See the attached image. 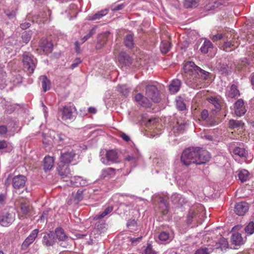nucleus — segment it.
Returning a JSON list of instances; mask_svg holds the SVG:
<instances>
[{
	"mask_svg": "<svg viewBox=\"0 0 254 254\" xmlns=\"http://www.w3.org/2000/svg\"><path fill=\"white\" fill-rule=\"evenodd\" d=\"M4 12L9 19H12L15 16V11L14 10L10 11L9 10H7Z\"/></svg>",
	"mask_w": 254,
	"mask_h": 254,
	"instance_id": "59",
	"label": "nucleus"
},
{
	"mask_svg": "<svg viewBox=\"0 0 254 254\" xmlns=\"http://www.w3.org/2000/svg\"><path fill=\"white\" fill-rule=\"evenodd\" d=\"M95 33V28H92L89 33L84 36L82 39V43H84L86 41H87L89 38H90L92 35H93Z\"/></svg>",
	"mask_w": 254,
	"mask_h": 254,
	"instance_id": "51",
	"label": "nucleus"
},
{
	"mask_svg": "<svg viewBox=\"0 0 254 254\" xmlns=\"http://www.w3.org/2000/svg\"><path fill=\"white\" fill-rule=\"evenodd\" d=\"M32 32L31 31H25L22 34V39L25 44L28 43L31 38Z\"/></svg>",
	"mask_w": 254,
	"mask_h": 254,
	"instance_id": "46",
	"label": "nucleus"
},
{
	"mask_svg": "<svg viewBox=\"0 0 254 254\" xmlns=\"http://www.w3.org/2000/svg\"><path fill=\"white\" fill-rule=\"evenodd\" d=\"M234 111L236 116L241 117L246 112L244 101L242 99L238 100L234 104Z\"/></svg>",
	"mask_w": 254,
	"mask_h": 254,
	"instance_id": "13",
	"label": "nucleus"
},
{
	"mask_svg": "<svg viewBox=\"0 0 254 254\" xmlns=\"http://www.w3.org/2000/svg\"><path fill=\"white\" fill-rule=\"evenodd\" d=\"M186 128H189V124L187 123L179 124L178 123L177 125L173 127V131L174 133H183Z\"/></svg>",
	"mask_w": 254,
	"mask_h": 254,
	"instance_id": "33",
	"label": "nucleus"
},
{
	"mask_svg": "<svg viewBox=\"0 0 254 254\" xmlns=\"http://www.w3.org/2000/svg\"><path fill=\"white\" fill-rule=\"evenodd\" d=\"M54 233L59 241H70V242H72V240L66 235L64 230L61 227L56 228Z\"/></svg>",
	"mask_w": 254,
	"mask_h": 254,
	"instance_id": "17",
	"label": "nucleus"
},
{
	"mask_svg": "<svg viewBox=\"0 0 254 254\" xmlns=\"http://www.w3.org/2000/svg\"><path fill=\"white\" fill-rule=\"evenodd\" d=\"M231 241L233 244L236 246H241L244 244V240L240 233H236L232 234Z\"/></svg>",
	"mask_w": 254,
	"mask_h": 254,
	"instance_id": "26",
	"label": "nucleus"
},
{
	"mask_svg": "<svg viewBox=\"0 0 254 254\" xmlns=\"http://www.w3.org/2000/svg\"><path fill=\"white\" fill-rule=\"evenodd\" d=\"M27 178L25 176H15L12 179V185L14 189H19L23 188Z\"/></svg>",
	"mask_w": 254,
	"mask_h": 254,
	"instance_id": "16",
	"label": "nucleus"
},
{
	"mask_svg": "<svg viewBox=\"0 0 254 254\" xmlns=\"http://www.w3.org/2000/svg\"><path fill=\"white\" fill-rule=\"evenodd\" d=\"M108 10L105 9L101 11H98L97 13L93 15H88L87 19L88 20H96L100 19L103 16L107 14Z\"/></svg>",
	"mask_w": 254,
	"mask_h": 254,
	"instance_id": "28",
	"label": "nucleus"
},
{
	"mask_svg": "<svg viewBox=\"0 0 254 254\" xmlns=\"http://www.w3.org/2000/svg\"><path fill=\"white\" fill-rule=\"evenodd\" d=\"M228 35L227 34H218L215 35L213 36L212 37H211V40L213 41V42H216L218 40H220L223 38L225 39L226 38H228Z\"/></svg>",
	"mask_w": 254,
	"mask_h": 254,
	"instance_id": "49",
	"label": "nucleus"
},
{
	"mask_svg": "<svg viewBox=\"0 0 254 254\" xmlns=\"http://www.w3.org/2000/svg\"><path fill=\"white\" fill-rule=\"evenodd\" d=\"M139 155L137 152L134 154L128 155L125 157V160L131 163H135L138 159Z\"/></svg>",
	"mask_w": 254,
	"mask_h": 254,
	"instance_id": "45",
	"label": "nucleus"
},
{
	"mask_svg": "<svg viewBox=\"0 0 254 254\" xmlns=\"http://www.w3.org/2000/svg\"><path fill=\"white\" fill-rule=\"evenodd\" d=\"M22 62L24 69L28 74H31L36 67L37 61L36 58L29 53H25L22 56Z\"/></svg>",
	"mask_w": 254,
	"mask_h": 254,
	"instance_id": "4",
	"label": "nucleus"
},
{
	"mask_svg": "<svg viewBox=\"0 0 254 254\" xmlns=\"http://www.w3.org/2000/svg\"><path fill=\"white\" fill-rule=\"evenodd\" d=\"M119 62L126 66H129L132 63V59L126 53L122 52L118 57Z\"/></svg>",
	"mask_w": 254,
	"mask_h": 254,
	"instance_id": "22",
	"label": "nucleus"
},
{
	"mask_svg": "<svg viewBox=\"0 0 254 254\" xmlns=\"http://www.w3.org/2000/svg\"><path fill=\"white\" fill-rule=\"evenodd\" d=\"M105 222L103 221H98L96 223L94 226V229L92 232H96L97 233H98L99 232H100L101 231H103L104 230V229L105 228Z\"/></svg>",
	"mask_w": 254,
	"mask_h": 254,
	"instance_id": "42",
	"label": "nucleus"
},
{
	"mask_svg": "<svg viewBox=\"0 0 254 254\" xmlns=\"http://www.w3.org/2000/svg\"><path fill=\"white\" fill-rule=\"evenodd\" d=\"M113 210V206H109L105 208L104 211L102 212L101 214L96 215L93 218L94 220H98L99 219H101L104 217H105L106 215L109 214L110 213H111Z\"/></svg>",
	"mask_w": 254,
	"mask_h": 254,
	"instance_id": "34",
	"label": "nucleus"
},
{
	"mask_svg": "<svg viewBox=\"0 0 254 254\" xmlns=\"http://www.w3.org/2000/svg\"><path fill=\"white\" fill-rule=\"evenodd\" d=\"M15 214L12 211L4 210L0 215V225L3 227L10 226L14 221Z\"/></svg>",
	"mask_w": 254,
	"mask_h": 254,
	"instance_id": "6",
	"label": "nucleus"
},
{
	"mask_svg": "<svg viewBox=\"0 0 254 254\" xmlns=\"http://www.w3.org/2000/svg\"><path fill=\"white\" fill-rule=\"evenodd\" d=\"M235 157L239 156L241 158L246 159L248 154L247 151L244 148L236 147L233 150Z\"/></svg>",
	"mask_w": 254,
	"mask_h": 254,
	"instance_id": "31",
	"label": "nucleus"
},
{
	"mask_svg": "<svg viewBox=\"0 0 254 254\" xmlns=\"http://www.w3.org/2000/svg\"><path fill=\"white\" fill-rule=\"evenodd\" d=\"M39 233L37 229L33 230L29 236L25 240L21 245V250H26L29 246L35 240Z\"/></svg>",
	"mask_w": 254,
	"mask_h": 254,
	"instance_id": "11",
	"label": "nucleus"
},
{
	"mask_svg": "<svg viewBox=\"0 0 254 254\" xmlns=\"http://www.w3.org/2000/svg\"><path fill=\"white\" fill-rule=\"evenodd\" d=\"M191 76L194 75L197 78H201L204 80L207 79L209 73L202 69L200 67L196 65L194 63L191 62Z\"/></svg>",
	"mask_w": 254,
	"mask_h": 254,
	"instance_id": "9",
	"label": "nucleus"
},
{
	"mask_svg": "<svg viewBox=\"0 0 254 254\" xmlns=\"http://www.w3.org/2000/svg\"><path fill=\"white\" fill-rule=\"evenodd\" d=\"M237 180L240 181L241 183H244L249 180V176H235Z\"/></svg>",
	"mask_w": 254,
	"mask_h": 254,
	"instance_id": "58",
	"label": "nucleus"
},
{
	"mask_svg": "<svg viewBox=\"0 0 254 254\" xmlns=\"http://www.w3.org/2000/svg\"><path fill=\"white\" fill-rule=\"evenodd\" d=\"M195 254H210V252L207 248H201L197 250Z\"/></svg>",
	"mask_w": 254,
	"mask_h": 254,
	"instance_id": "57",
	"label": "nucleus"
},
{
	"mask_svg": "<svg viewBox=\"0 0 254 254\" xmlns=\"http://www.w3.org/2000/svg\"><path fill=\"white\" fill-rule=\"evenodd\" d=\"M224 40V42L220 45L221 49L228 52L231 51V49L235 48L236 46L234 41V36L232 37V34L230 35V37L228 36V38H226Z\"/></svg>",
	"mask_w": 254,
	"mask_h": 254,
	"instance_id": "14",
	"label": "nucleus"
},
{
	"mask_svg": "<svg viewBox=\"0 0 254 254\" xmlns=\"http://www.w3.org/2000/svg\"><path fill=\"white\" fill-rule=\"evenodd\" d=\"M205 218V209L203 206L197 203L191 208V227L201 224Z\"/></svg>",
	"mask_w": 254,
	"mask_h": 254,
	"instance_id": "2",
	"label": "nucleus"
},
{
	"mask_svg": "<svg viewBox=\"0 0 254 254\" xmlns=\"http://www.w3.org/2000/svg\"><path fill=\"white\" fill-rule=\"evenodd\" d=\"M76 110V108L73 105L64 106L60 110L62 113V119L64 121L73 119L75 117Z\"/></svg>",
	"mask_w": 254,
	"mask_h": 254,
	"instance_id": "8",
	"label": "nucleus"
},
{
	"mask_svg": "<svg viewBox=\"0 0 254 254\" xmlns=\"http://www.w3.org/2000/svg\"><path fill=\"white\" fill-rule=\"evenodd\" d=\"M237 175H250L248 170L244 169H239L236 171Z\"/></svg>",
	"mask_w": 254,
	"mask_h": 254,
	"instance_id": "61",
	"label": "nucleus"
},
{
	"mask_svg": "<svg viewBox=\"0 0 254 254\" xmlns=\"http://www.w3.org/2000/svg\"><path fill=\"white\" fill-rule=\"evenodd\" d=\"M124 43L126 47L131 48L133 47L134 42L133 38L132 35H127L124 40Z\"/></svg>",
	"mask_w": 254,
	"mask_h": 254,
	"instance_id": "40",
	"label": "nucleus"
},
{
	"mask_svg": "<svg viewBox=\"0 0 254 254\" xmlns=\"http://www.w3.org/2000/svg\"><path fill=\"white\" fill-rule=\"evenodd\" d=\"M136 225L137 223L135 219L128 220L127 224V227L129 229H133L134 227H136Z\"/></svg>",
	"mask_w": 254,
	"mask_h": 254,
	"instance_id": "55",
	"label": "nucleus"
},
{
	"mask_svg": "<svg viewBox=\"0 0 254 254\" xmlns=\"http://www.w3.org/2000/svg\"><path fill=\"white\" fill-rule=\"evenodd\" d=\"M249 204L245 201L237 203L235 206V212L239 216H243L248 211Z\"/></svg>",
	"mask_w": 254,
	"mask_h": 254,
	"instance_id": "12",
	"label": "nucleus"
},
{
	"mask_svg": "<svg viewBox=\"0 0 254 254\" xmlns=\"http://www.w3.org/2000/svg\"><path fill=\"white\" fill-rule=\"evenodd\" d=\"M100 160L104 164L110 165L119 162V155L115 150H102L100 152Z\"/></svg>",
	"mask_w": 254,
	"mask_h": 254,
	"instance_id": "5",
	"label": "nucleus"
},
{
	"mask_svg": "<svg viewBox=\"0 0 254 254\" xmlns=\"http://www.w3.org/2000/svg\"><path fill=\"white\" fill-rule=\"evenodd\" d=\"M107 40V35L105 34H102L98 36L97 44L96 45L97 49H100L102 46L105 44Z\"/></svg>",
	"mask_w": 254,
	"mask_h": 254,
	"instance_id": "38",
	"label": "nucleus"
},
{
	"mask_svg": "<svg viewBox=\"0 0 254 254\" xmlns=\"http://www.w3.org/2000/svg\"><path fill=\"white\" fill-rule=\"evenodd\" d=\"M20 209L22 215H19V218L21 220L30 218L34 214L33 206L27 202H21Z\"/></svg>",
	"mask_w": 254,
	"mask_h": 254,
	"instance_id": "7",
	"label": "nucleus"
},
{
	"mask_svg": "<svg viewBox=\"0 0 254 254\" xmlns=\"http://www.w3.org/2000/svg\"><path fill=\"white\" fill-rule=\"evenodd\" d=\"M43 91L46 92L51 88V81L45 75L41 76L40 78Z\"/></svg>",
	"mask_w": 254,
	"mask_h": 254,
	"instance_id": "30",
	"label": "nucleus"
},
{
	"mask_svg": "<svg viewBox=\"0 0 254 254\" xmlns=\"http://www.w3.org/2000/svg\"><path fill=\"white\" fill-rule=\"evenodd\" d=\"M145 94L146 97H144L141 93L137 94L134 97L135 101L143 107L148 108L151 106V103L149 99L155 103L160 101L158 91L154 85L147 86Z\"/></svg>",
	"mask_w": 254,
	"mask_h": 254,
	"instance_id": "1",
	"label": "nucleus"
},
{
	"mask_svg": "<svg viewBox=\"0 0 254 254\" xmlns=\"http://www.w3.org/2000/svg\"><path fill=\"white\" fill-rule=\"evenodd\" d=\"M2 107L5 109V112L8 114H10L14 110V108L8 102L3 100L1 102Z\"/></svg>",
	"mask_w": 254,
	"mask_h": 254,
	"instance_id": "41",
	"label": "nucleus"
},
{
	"mask_svg": "<svg viewBox=\"0 0 254 254\" xmlns=\"http://www.w3.org/2000/svg\"><path fill=\"white\" fill-rule=\"evenodd\" d=\"M157 201L159 208L163 215L167 214L169 210V204L168 202V197L166 196H158Z\"/></svg>",
	"mask_w": 254,
	"mask_h": 254,
	"instance_id": "10",
	"label": "nucleus"
},
{
	"mask_svg": "<svg viewBox=\"0 0 254 254\" xmlns=\"http://www.w3.org/2000/svg\"><path fill=\"white\" fill-rule=\"evenodd\" d=\"M61 243L60 244V246L64 248H67L68 246H71V244L69 241H61Z\"/></svg>",
	"mask_w": 254,
	"mask_h": 254,
	"instance_id": "63",
	"label": "nucleus"
},
{
	"mask_svg": "<svg viewBox=\"0 0 254 254\" xmlns=\"http://www.w3.org/2000/svg\"><path fill=\"white\" fill-rule=\"evenodd\" d=\"M160 48L162 53L166 54L171 49V43L168 41L163 40L161 43Z\"/></svg>",
	"mask_w": 254,
	"mask_h": 254,
	"instance_id": "36",
	"label": "nucleus"
},
{
	"mask_svg": "<svg viewBox=\"0 0 254 254\" xmlns=\"http://www.w3.org/2000/svg\"><path fill=\"white\" fill-rule=\"evenodd\" d=\"M57 136H58V140H59V142H60L61 143H65V144L68 143V138L64 134L59 133L57 135Z\"/></svg>",
	"mask_w": 254,
	"mask_h": 254,
	"instance_id": "48",
	"label": "nucleus"
},
{
	"mask_svg": "<svg viewBox=\"0 0 254 254\" xmlns=\"http://www.w3.org/2000/svg\"><path fill=\"white\" fill-rule=\"evenodd\" d=\"M75 156V153L73 151L62 153L60 158L61 162L65 164H69L73 160Z\"/></svg>",
	"mask_w": 254,
	"mask_h": 254,
	"instance_id": "21",
	"label": "nucleus"
},
{
	"mask_svg": "<svg viewBox=\"0 0 254 254\" xmlns=\"http://www.w3.org/2000/svg\"><path fill=\"white\" fill-rule=\"evenodd\" d=\"M56 239L53 232L46 233L43 237L42 244L46 247L53 246L56 243Z\"/></svg>",
	"mask_w": 254,
	"mask_h": 254,
	"instance_id": "15",
	"label": "nucleus"
},
{
	"mask_svg": "<svg viewBox=\"0 0 254 254\" xmlns=\"http://www.w3.org/2000/svg\"><path fill=\"white\" fill-rule=\"evenodd\" d=\"M117 90L118 92L122 93L124 96H127L129 92V89L126 85H118Z\"/></svg>",
	"mask_w": 254,
	"mask_h": 254,
	"instance_id": "44",
	"label": "nucleus"
},
{
	"mask_svg": "<svg viewBox=\"0 0 254 254\" xmlns=\"http://www.w3.org/2000/svg\"><path fill=\"white\" fill-rule=\"evenodd\" d=\"M169 234L166 232H162L159 235L158 238L162 241H166L169 238Z\"/></svg>",
	"mask_w": 254,
	"mask_h": 254,
	"instance_id": "53",
	"label": "nucleus"
},
{
	"mask_svg": "<svg viewBox=\"0 0 254 254\" xmlns=\"http://www.w3.org/2000/svg\"><path fill=\"white\" fill-rule=\"evenodd\" d=\"M182 76L186 81L187 84H189L190 82V62H187L184 65Z\"/></svg>",
	"mask_w": 254,
	"mask_h": 254,
	"instance_id": "19",
	"label": "nucleus"
},
{
	"mask_svg": "<svg viewBox=\"0 0 254 254\" xmlns=\"http://www.w3.org/2000/svg\"><path fill=\"white\" fill-rule=\"evenodd\" d=\"M211 158L210 153L206 150L194 149L191 150V163L201 164L208 162Z\"/></svg>",
	"mask_w": 254,
	"mask_h": 254,
	"instance_id": "3",
	"label": "nucleus"
},
{
	"mask_svg": "<svg viewBox=\"0 0 254 254\" xmlns=\"http://www.w3.org/2000/svg\"><path fill=\"white\" fill-rule=\"evenodd\" d=\"M120 136L124 140L127 142H128L130 140L129 136L124 132H122L121 133Z\"/></svg>",
	"mask_w": 254,
	"mask_h": 254,
	"instance_id": "64",
	"label": "nucleus"
},
{
	"mask_svg": "<svg viewBox=\"0 0 254 254\" xmlns=\"http://www.w3.org/2000/svg\"><path fill=\"white\" fill-rule=\"evenodd\" d=\"M207 100L214 106L215 110L219 111L220 110V101L216 97H210L208 98Z\"/></svg>",
	"mask_w": 254,
	"mask_h": 254,
	"instance_id": "37",
	"label": "nucleus"
},
{
	"mask_svg": "<svg viewBox=\"0 0 254 254\" xmlns=\"http://www.w3.org/2000/svg\"><path fill=\"white\" fill-rule=\"evenodd\" d=\"M240 92L236 85L233 84L230 90L227 92L226 96L228 98H236L240 96Z\"/></svg>",
	"mask_w": 254,
	"mask_h": 254,
	"instance_id": "27",
	"label": "nucleus"
},
{
	"mask_svg": "<svg viewBox=\"0 0 254 254\" xmlns=\"http://www.w3.org/2000/svg\"><path fill=\"white\" fill-rule=\"evenodd\" d=\"M59 175H68L71 173L69 164H65L60 162L57 167Z\"/></svg>",
	"mask_w": 254,
	"mask_h": 254,
	"instance_id": "23",
	"label": "nucleus"
},
{
	"mask_svg": "<svg viewBox=\"0 0 254 254\" xmlns=\"http://www.w3.org/2000/svg\"><path fill=\"white\" fill-rule=\"evenodd\" d=\"M244 124L241 121L230 120L229 122V126L231 128H243Z\"/></svg>",
	"mask_w": 254,
	"mask_h": 254,
	"instance_id": "32",
	"label": "nucleus"
},
{
	"mask_svg": "<svg viewBox=\"0 0 254 254\" xmlns=\"http://www.w3.org/2000/svg\"><path fill=\"white\" fill-rule=\"evenodd\" d=\"M102 175H113L117 172H116V170L113 168H107L102 170Z\"/></svg>",
	"mask_w": 254,
	"mask_h": 254,
	"instance_id": "50",
	"label": "nucleus"
},
{
	"mask_svg": "<svg viewBox=\"0 0 254 254\" xmlns=\"http://www.w3.org/2000/svg\"><path fill=\"white\" fill-rule=\"evenodd\" d=\"M176 106L177 108L181 111L184 110L186 109L185 103L181 100H177Z\"/></svg>",
	"mask_w": 254,
	"mask_h": 254,
	"instance_id": "54",
	"label": "nucleus"
},
{
	"mask_svg": "<svg viewBox=\"0 0 254 254\" xmlns=\"http://www.w3.org/2000/svg\"><path fill=\"white\" fill-rule=\"evenodd\" d=\"M213 48L212 43L207 40L204 41L200 48V51L203 54H207L209 50Z\"/></svg>",
	"mask_w": 254,
	"mask_h": 254,
	"instance_id": "35",
	"label": "nucleus"
},
{
	"mask_svg": "<svg viewBox=\"0 0 254 254\" xmlns=\"http://www.w3.org/2000/svg\"><path fill=\"white\" fill-rule=\"evenodd\" d=\"M81 62V61L79 59H76L73 63L71 64V68L74 69V68L76 67Z\"/></svg>",
	"mask_w": 254,
	"mask_h": 254,
	"instance_id": "60",
	"label": "nucleus"
},
{
	"mask_svg": "<svg viewBox=\"0 0 254 254\" xmlns=\"http://www.w3.org/2000/svg\"><path fill=\"white\" fill-rule=\"evenodd\" d=\"M245 232L248 235H251L254 233V222H250L245 228Z\"/></svg>",
	"mask_w": 254,
	"mask_h": 254,
	"instance_id": "43",
	"label": "nucleus"
},
{
	"mask_svg": "<svg viewBox=\"0 0 254 254\" xmlns=\"http://www.w3.org/2000/svg\"><path fill=\"white\" fill-rule=\"evenodd\" d=\"M51 14V11L49 9H47L46 11H44V13L41 15V18L43 19L42 21L45 22L47 20L48 16H50Z\"/></svg>",
	"mask_w": 254,
	"mask_h": 254,
	"instance_id": "56",
	"label": "nucleus"
},
{
	"mask_svg": "<svg viewBox=\"0 0 254 254\" xmlns=\"http://www.w3.org/2000/svg\"><path fill=\"white\" fill-rule=\"evenodd\" d=\"M41 47L43 52L46 54H48L52 52L53 45L51 42H46V43L43 44Z\"/></svg>",
	"mask_w": 254,
	"mask_h": 254,
	"instance_id": "39",
	"label": "nucleus"
},
{
	"mask_svg": "<svg viewBox=\"0 0 254 254\" xmlns=\"http://www.w3.org/2000/svg\"><path fill=\"white\" fill-rule=\"evenodd\" d=\"M70 181L71 185L76 187L85 186L88 185L87 181L83 179L80 176H71L70 178Z\"/></svg>",
	"mask_w": 254,
	"mask_h": 254,
	"instance_id": "18",
	"label": "nucleus"
},
{
	"mask_svg": "<svg viewBox=\"0 0 254 254\" xmlns=\"http://www.w3.org/2000/svg\"><path fill=\"white\" fill-rule=\"evenodd\" d=\"M54 159L50 156H46L44 159V169L45 172L50 170L54 166Z\"/></svg>",
	"mask_w": 254,
	"mask_h": 254,
	"instance_id": "25",
	"label": "nucleus"
},
{
	"mask_svg": "<svg viewBox=\"0 0 254 254\" xmlns=\"http://www.w3.org/2000/svg\"><path fill=\"white\" fill-rule=\"evenodd\" d=\"M124 7V5L123 4H118L117 5H113L112 6V10L113 11H117L121 9H122Z\"/></svg>",
	"mask_w": 254,
	"mask_h": 254,
	"instance_id": "62",
	"label": "nucleus"
},
{
	"mask_svg": "<svg viewBox=\"0 0 254 254\" xmlns=\"http://www.w3.org/2000/svg\"><path fill=\"white\" fill-rule=\"evenodd\" d=\"M83 192L82 190L79 189L75 194H72L74 200L77 202L81 201L83 198Z\"/></svg>",
	"mask_w": 254,
	"mask_h": 254,
	"instance_id": "47",
	"label": "nucleus"
},
{
	"mask_svg": "<svg viewBox=\"0 0 254 254\" xmlns=\"http://www.w3.org/2000/svg\"><path fill=\"white\" fill-rule=\"evenodd\" d=\"M144 254H156V252L153 250L151 244H148L144 251Z\"/></svg>",
	"mask_w": 254,
	"mask_h": 254,
	"instance_id": "52",
	"label": "nucleus"
},
{
	"mask_svg": "<svg viewBox=\"0 0 254 254\" xmlns=\"http://www.w3.org/2000/svg\"><path fill=\"white\" fill-rule=\"evenodd\" d=\"M180 80L178 79L173 80L169 86L170 92L172 94H175L177 93L180 89Z\"/></svg>",
	"mask_w": 254,
	"mask_h": 254,
	"instance_id": "29",
	"label": "nucleus"
},
{
	"mask_svg": "<svg viewBox=\"0 0 254 254\" xmlns=\"http://www.w3.org/2000/svg\"><path fill=\"white\" fill-rule=\"evenodd\" d=\"M181 162L186 166L190 164V148L188 147L182 152L181 157Z\"/></svg>",
	"mask_w": 254,
	"mask_h": 254,
	"instance_id": "20",
	"label": "nucleus"
},
{
	"mask_svg": "<svg viewBox=\"0 0 254 254\" xmlns=\"http://www.w3.org/2000/svg\"><path fill=\"white\" fill-rule=\"evenodd\" d=\"M171 199L172 203L178 206H182L186 202L185 199L181 194L177 193H174L171 196Z\"/></svg>",
	"mask_w": 254,
	"mask_h": 254,
	"instance_id": "24",
	"label": "nucleus"
}]
</instances>
